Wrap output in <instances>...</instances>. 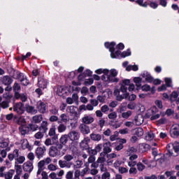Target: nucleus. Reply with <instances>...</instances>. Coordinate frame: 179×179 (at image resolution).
<instances>
[{
    "instance_id": "f257e3e1",
    "label": "nucleus",
    "mask_w": 179,
    "mask_h": 179,
    "mask_svg": "<svg viewBox=\"0 0 179 179\" xmlns=\"http://www.w3.org/2000/svg\"><path fill=\"white\" fill-rule=\"evenodd\" d=\"M104 47L107 50H109L110 52V57L115 59H121V58H127V57H131L132 52L131 49L128 48L127 50L121 52V50H115V42H105Z\"/></svg>"
},
{
    "instance_id": "f03ea898",
    "label": "nucleus",
    "mask_w": 179,
    "mask_h": 179,
    "mask_svg": "<svg viewBox=\"0 0 179 179\" xmlns=\"http://www.w3.org/2000/svg\"><path fill=\"white\" fill-rule=\"evenodd\" d=\"M131 84V80L124 79L122 80V83H120V88L115 89L113 94L116 97L117 101H122L124 99H127L129 96L128 92V86Z\"/></svg>"
},
{
    "instance_id": "7ed1b4c3",
    "label": "nucleus",
    "mask_w": 179,
    "mask_h": 179,
    "mask_svg": "<svg viewBox=\"0 0 179 179\" xmlns=\"http://www.w3.org/2000/svg\"><path fill=\"white\" fill-rule=\"evenodd\" d=\"M53 145L55 146H51L49 149V156L50 157H57V156H64L65 155V151L62 150L64 145L59 144V141L52 142Z\"/></svg>"
},
{
    "instance_id": "20e7f679",
    "label": "nucleus",
    "mask_w": 179,
    "mask_h": 179,
    "mask_svg": "<svg viewBox=\"0 0 179 179\" xmlns=\"http://www.w3.org/2000/svg\"><path fill=\"white\" fill-rule=\"evenodd\" d=\"M14 111H16L17 114H18L17 116V117L18 118L17 124H19V125H21L20 129L21 134H23V130L22 129V125H23V119H22V116H20L23 114V103H17V105L14 108Z\"/></svg>"
},
{
    "instance_id": "39448f33",
    "label": "nucleus",
    "mask_w": 179,
    "mask_h": 179,
    "mask_svg": "<svg viewBox=\"0 0 179 179\" xmlns=\"http://www.w3.org/2000/svg\"><path fill=\"white\" fill-rule=\"evenodd\" d=\"M67 136H69V139L72 142H78L80 138V133L73 130L71 131Z\"/></svg>"
},
{
    "instance_id": "423d86ee",
    "label": "nucleus",
    "mask_w": 179,
    "mask_h": 179,
    "mask_svg": "<svg viewBox=\"0 0 179 179\" xmlns=\"http://www.w3.org/2000/svg\"><path fill=\"white\" fill-rule=\"evenodd\" d=\"M170 135L171 138H178L179 136V124H178L172 125L170 130Z\"/></svg>"
},
{
    "instance_id": "0eeeda50",
    "label": "nucleus",
    "mask_w": 179,
    "mask_h": 179,
    "mask_svg": "<svg viewBox=\"0 0 179 179\" xmlns=\"http://www.w3.org/2000/svg\"><path fill=\"white\" fill-rule=\"evenodd\" d=\"M33 162L27 161V162L24 163L23 164V171L27 173H31L33 171Z\"/></svg>"
},
{
    "instance_id": "6e6552de",
    "label": "nucleus",
    "mask_w": 179,
    "mask_h": 179,
    "mask_svg": "<svg viewBox=\"0 0 179 179\" xmlns=\"http://www.w3.org/2000/svg\"><path fill=\"white\" fill-rule=\"evenodd\" d=\"M48 80L42 77L38 78V86L40 89H47Z\"/></svg>"
},
{
    "instance_id": "1a4fd4ad",
    "label": "nucleus",
    "mask_w": 179,
    "mask_h": 179,
    "mask_svg": "<svg viewBox=\"0 0 179 179\" xmlns=\"http://www.w3.org/2000/svg\"><path fill=\"white\" fill-rule=\"evenodd\" d=\"M55 131H56L55 127L50 128L49 130L48 135L49 136H52V142H58V134H57Z\"/></svg>"
},
{
    "instance_id": "9d476101",
    "label": "nucleus",
    "mask_w": 179,
    "mask_h": 179,
    "mask_svg": "<svg viewBox=\"0 0 179 179\" xmlns=\"http://www.w3.org/2000/svg\"><path fill=\"white\" fill-rule=\"evenodd\" d=\"M79 129L83 135L90 134V127L85 124H81L79 127Z\"/></svg>"
},
{
    "instance_id": "9b49d317",
    "label": "nucleus",
    "mask_w": 179,
    "mask_h": 179,
    "mask_svg": "<svg viewBox=\"0 0 179 179\" xmlns=\"http://www.w3.org/2000/svg\"><path fill=\"white\" fill-rule=\"evenodd\" d=\"M38 111L41 114H45L47 111V105L43 101H40L37 106Z\"/></svg>"
},
{
    "instance_id": "f8f14e48",
    "label": "nucleus",
    "mask_w": 179,
    "mask_h": 179,
    "mask_svg": "<svg viewBox=\"0 0 179 179\" xmlns=\"http://www.w3.org/2000/svg\"><path fill=\"white\" fill-rule=\"evenodd\" d=\"M103 153L104 155H108V153H111V142L108 141L103 144Z\"/></svg>"
},
{
    "instance_id": "ddd939ff",
    "label": "nucleus",
    "mask_w": 179,
    "mask_h": 179,
    "mask_svg": "<svg viewBox=\"0 0 179 179\" xmlns=\"http://www.w3.org/2000/svg\"><path fill=\"white\" fill-rule=\"evenodd\" d=\"M44 150H45V146H43V148L42 147L37 148L36 150V157H38V159H41V157H43V156H44Z\"/></svg>"
},
{
    "instance_id": "4468645a",
    "label": "nucleus",
    "mask_w": 179,
    "mask_h": 179,
    "mask_svg": "<svg viewBox=\"0 0 179 179\" xmlns=\"http://www.w3.org/2000/svg\"><path fill=\"white\" fill-rule=\"evenodd\" d=\"M91 140L94 142H100L101 141V135L99 134L92 133L90 134Z\"/></svg>"
},
{
    "instance_id": "2eb2a0df",
    "label": "nucleus",
    "mask_w": 179,
    "mask_h": 179,
    "mask_svg": "<svg viewBox=\"0 0 179 179\" xmlns=\"http://www.w3.org/2000/svg\"><path fill=\"white\" fill-rule=\"evenodd\" d=\"M9 146V138H0V148L5 149Z\"/></svg>"
},
{
    "instance_id": "dca6fc26",
    "label": "nucleus",
    "mask_w": 179,
    "mask_h": 179,
    "mask_svg": "<svg viewBox=\"0 0 179 179\" xmlns=\"http://www.w3.org/2000/svg\"><path fill=\"white\" fill-rule=\"evenodd\" d=\"M48 122L47 121H43L41 124V127H39L40 131H41L42 134H45L47 131H48Z\"/></svg>"
},
{
    "instance_id": "f3484780",
    "label": "nucleus",
    "mask_w": 179,
    "mask_h": 179,
    "mask_svg": "<svg viewBox=\"0 0 179 179\" xmlns=\"http://www.w3.org/2000/svg\"><path fill=\"white\" fill-rule=\"evenodd\" d=\"M134 82L136 83V90H141V86H142V78L141 77H135Z\"/></svg>"
},
{
    "instance_id": "a211bd4d",
    "label": "nucleus",
    "mask_w": 179,
    "mask_h": 179,
    "mask_svg": "<svg viewBox=\"0 0 179 179\" xmlns=\"http://www.w3.org/2000/svg\"><path fill=\"white\" fill-rule=\"evenodd\" d=\"M13 82V80H12V78L8 76H6L2 78L3 85H5L6 86H9V85H11Z\"/></svg>"
},
{
    "instance_id": "6ab92c4d",
    "label": "nucleus",
    "mask_w": 179,
    "mask_h": 179,
    "mask_svg": "<svg viewBox=\"0 0 179 179\" xmlns=\"http://www.w3.org/2000/svg\"><path fill=\"white\" fill-rule=\"evenodd\" d=\"M107 82L108 83H118L120 82V78L115 77L113 76H107Z\"/></svg>"
},
{
    "instance_id": "aec40b11",
    "label": "nucleus",
    "mask_w": 179,
    "mask_h": 179,
    "mask_svg": "<svg viewBox=\"0 0 179 179\" xmlns=\"http://www.w3.org/2000/svg\"><path fill=\"white\" fill-rule=\"evenodd\" d=\"M68 138H69L68 134L62 135L59 138V145H66L68 143Z\"/></svg>"
},
{
    "instance_id": "412c9836",
    "label": "nucleus",
    "mask_w": 179,
    "mask_h": 179,
    "mask_svg": "<svg viewBox=\"0 0 179 179\" xmlns=\"http://www.w3.org/2000/svg\"><path fill=\"white\" fill-rule=\"evenodd\" d=\"M94 122V118L91 116H85L83 118V122L86 125V124H92Z\"/></svg>"
},
{
    "instance_id": "4be33fe9",
    "label": "nucleus",
    "mask_w": 179,
    "mask_h": 179,
    "mask_svg": "<svg viewBox=\"0 0 179 179\" xmlns=\"http://www.w3.org/2000/svg\"><path fill=\"white\" fill-rule=\"evenodd\" d=\"M76 108L73 106H68L67 107V111L72 115H74V117H76L78 115V111H76Z\"/></svg>"
},
{
    "instance_id": "5701e85b",
    "label": "nucleus",
    "mask_w": 179,
    "mask_h": 179,
    "mask_svg": "<svg viewBox=\"0 0 179 179\" xmlns=\"http://www.w3.org/2000/svg\"><path fill=\"white\" fill-rule=\"evenodd\" d=\"M138 70H139V67L136 64H134V65L129 64L126 68V71H127V72H130V71H134V72H136V71H138Z\"/></svg>"
},
{
    "instance_id": "b1692460",
    "label": "nucleus",
    "mask_w": 179,
    "mask_h": 179,
    "mask_svg": "<svg viewBox=\"0 0 179 179\" xmlns=\"http://www.w3.org/2000/svg\"><path fill=\"white\" fill-rule=\"evenodd\" d=\"M80 148L83 149V150H87V149H89V144L87 143V141H86V139L80 142Z\"/></svg>"
},
{
    "instance_id": "393cba45",
    "label": "nucleus",
    "mask_w": 179,
    "mask_h": 179,
    "mask_svg": "<svg viewBox=\"0 0 179 179\" xmlns=\"http://www.w3.org/2000/svg\"><path fill=\"white\" fill-rule=\"evenodd\" d=\"M13 174H15V170L10 169L4 174L3 177H5L6 179H12Z\"/></svg>"
},
{
    "instance_id": "a878e982",
    "label": "nucleus",
    "mask_w": 179,
    "mask_h": 179,
    "mask_svg": "<svg viewBox=\"0 0 179 179\" xmlns=\"http://www.w3.org/2000/svg\"><path fill=\"white\" fill-rule=\"evenodd\" d=\"M26 110L27 113H29L30 114H37V110L34 108V106H27Z\"/></svg>"
},
{
    "instance_id": "bb28decb",
    "label": "nucleus",
    "mask_w": 179,
    "mask_h": 179,
    "mask_svg": "<svg viewBox=\"0 0 179 179\" xmlns=\"http://www.w3.org/2000/svg\"><path fill=\"white\" fill-rule=\"evenodd\" d=\"M164 82L166 83V87H173V80L171 78H165Z\"/></svg>"
},
{
    "instance_id": "cd10ccee",
    "label": "nucleus",
    "mask_w": 179,
    "mask_h": 179,
    "mask_svg": "<svg viewBox=\"0 0 179 179\" xmlns=\"http://www.w3.org/2000/svg\"><path fill=\"white\" fill-rule=\"evenodd\" d=\"M59 166L61 169H64V167H68L69 169L71 165L68 166V162L66 161L59 160Z\"/></svg>"
},
{
    "instance_id": "c85d7f7f",
    "label": "nucleus",
    "mask_w": 179,
    "mask_h": 179,
    "mask_svg": "<svg viewBox=\"0 0 179 179\" xmlns=\"http://www.w3.org/2000/svg\"><path fill=\"white\" fill-rule=\"evenodd\" d=\"M135 135L141 138V136H143V129L142 127H138L135 132Z\"/></svg>"
},
{
    "instance_id": "c756f323",
    "label": "nucleus",
    "mask_w": 179,
    "mask_h": 179,
    "mask_svg": "<svg viewBox=\"0 0 179 179\" xmlns=\"http://www.w3.org/2000/svg\"><path fill=\"white\" fill-rule=\"evenodd\" d=\"M144 0H136L135 2L139 6H142L143 8H148V3L146 2L143 3Z\"/></svg>"
},
{
    "instance_id": "7c9ffc66",
    "label": "nucleus",
    "mask_w": 179,
    "mask_h": 179,
    "mask_svg": "<svg viewBox=\"0 0 179 179\" xmlns=\"http://www.w3.org/2000/svg\"><path fill=\"white\" fill-rule=\"evenodd\" d=\"M146 141H153L155 139V134L152 132H148L145 136Z\"/></svg>"
},
{
    "instance_id": "2f4dec72",
    "label": "nucleus",
    "mask_w": 179,
    "mask_h": 179,
    "mask_svg": "<svg viewBox=\"0 0 179 179\" xmlns=\"http://www.w3.org/2000/svg\"><path fill=\"white\" fill-rule=\"evenodd\" d=\"M141 89L143 92H150L151 87L148 84H145L143 86H141Z\"/></svg>"
},
{
    "instance_id": "473e14b6",
    "label": "nucleus",
    "mask_w": 179,
    "mask_h": 179,
    "mask_svg": "<svg viewBox=\"0 0 179 179\" xmlns=\"http://www.w3.org/2000/svg\"><path fill=\"white\" fill-rule=\"evenodd\" d=\"M131 115H132V111L129 110L127 112H124L122 113V118H129V117H131Z\"/></svg>"
},
{
    "instance_id": "72a5a7b5",
    "label": "nucleus",
    "mask_w": 179,
    "mask_h": 179,
    "mask_svg": "<svg viewBox=\"0 0 179 179\" xmlns=\"http://www.w3.org/2000/svg\"><path fill=\"white\" fill-rule=\"evenodd\" d=\"M32 120L35 124H40L41 122V117L38 115L34 116Z\"/></svg>"
},
{
    "instance_id": "f704fd0d",
    "label": "nucleus",
    "mask_w": 179,
    "mask_h": 179,
    "mask_svg": "<svg viewBox=\"0 0 179 179\" xmlns=\"http://www.w3.org/2000/svg\"><path fill=\"white\" fill-rule=\"evenodd\" d=\"M136 166L138 171H143L144 169L146 168V166L143 164H142V162H138Z\"/></svg>"
},
{
    "instance_id": "c9c22d12",
    "label": "nucleus",
    "mask_w": 179,
    "mask_h": 179,
    "mask_svg": "<svg viewBox=\"0 0 179 179\" xmlns=\"http://www.w3.org/2000/svg\"><path fill=\"white\" fill-rule=\"evenodd\" d=\"M109 76H115L117 78V76H118V71L115 69H112L110 70Z\"/></svg>"
},
{
    "instance_id": "e433bc0d",
    "label": "nucleus",
    "mask_w": 179,
    "mask_h": 179,
    "mask_svg": "<svg viewBox=\"0 0 179 179\" xmlns=\"http://www.w3.org/2000/svg\"><path fill=\"white\" fill-rule=\"evenodd\" d=\"M94 82V80L93 78H89L84 82V85L85 86H90L91 85H93Z\"/></svg>"
},
{
    "instance_id": "4c0bfd02",
    "label": "nucleus",
    "mask_w": 179,
    "mask_h": 179,
    "mask_svg": "<svg viewBox=\"0 0 179 179\" xmlns=\"http://www.w3.org/2000/svg\"><path fill=\"white\" fill-rule=\"evenodd\" d=\"M58 131L59 132H64V131H66V126L64 124H60L58 127Z\"/></svg>"
},
{
    "instance_id": "58836bf2",
    "label": "nucleus",
    "mask_w": 179,
    "mask_h": 179,
    "mask_svg": "<svg viewBox=\"0 0 179 179\" xmlns=\"http://www.w3.org/2000/svg\"><path fill=\"white\" fill-rule=\"evenodd\" d=\"M15 170L17 175L22 174V165L15 164Z\"/></svg>"
},
{
    "instance_id": "ea45409f",
    "label": "nucleus",
    "mask_w": 179,
    "mask_h": 179,
    "mask_svg": "<svg viewBox=\"0 0 179 179\" xmlns=\"http://www.w3.org/2000/svg\"><path fill=\"white\" fill-rule=\"evenodd\" d=\"M80 93L81 94H83V96H86V94L89 93V88H87V87H83Z\"/></svg>"
},
{
    "instance_id": "a19ab883",
    "label": "nucleus",
    "mask_w": 179,
    "mask_h": 179,
    "mask_svg": "<svg viewBox=\"0 0 179 179\" xmlns=\"http://www.w3.org/2000/svg\"><path fill=\"white\" fill-rule=\"evenodd\" d=\"M13 90H14L15 92H19L20 90V85L17 83H14Z\"/></svg>"
},
{
    "instance_id": "79ce46f5",
    "label": "nucleus",
    "mask_w": 179,
    "mask_h": 179,
    "mask_svg": "<svg viewBox=\"0 0 179 179\" xmlns=\"http://www.w3.org/2000/svg\"><path fill=\"white\" fill-rule=\"evenodd\" d=\"M108 117L109 120H115V118H117V113L112 112L108 114Z\"/></svg>"
},
{
    "instance_id": "37998d69",
    "label": "nucleus",
    "mask_w": 179,
    "mask_h": 179,
    "mask_svg": "<svg viewBox=\"0 0 179 179\" xmlns=\"http://www.w3.org/2000/svg\"><path fill=\"white\" fill-rule=\"evenodd\" d=\"M124 99H128V100H129V101H134V100H136V95H135L134 94H131V95H129L127 96V98H124Z\"/></svg>"
},
{
    "instance_id": "c03bdc74",
    "label": "nucleus",
    "mask_w": 179,
    "mask_h": 179,
    "mask_svg": "<svg viewBox=\"0 0 179 179\" xmlns=\"http://www.w3.org/2000/svg\"><path fill=\"white\" fill-rule=\"evenodd\" d=\"M117 51L122 50L125 48V45L122 43H120L116 45Z\"/></svg>"
},
{
    "instance_id": "a18cd8bd",
    "label": "nucleus",
    "mask_w": 179,
    "mask_h": 179,
    "mask_svg": "<svg viewBox=\"0 0 179 179\" xmlns=\"http://www.w3.org/2000/svg\"><path fill=\"white\" fill-rule=\"evenodd\" d=\"M127 110V106H125V104H122L120 106L118 111L122 113H124V111Z\"/></svg>"
},
{
    "instance_id": "49530a36",
    "label": "nucleus",
    "mask_w": 179,
    "mask_h": 179,
    "mask_svg": "<svg viewBox=\"0 0 179 179\" xmlns=\"http://www.w3.org/2000/svg\"><path fill=\"white\" fill-rule=\"evenodd\" d=\"M77 71H71L69 73L68 78L69 79H73L75 78V76H76V75H78V73H76Z\"/></svg>"
},
{
    "instance_id": "de8ad7c7",
    "label": "nucleus",
    "mask_w": 179,
    "mask_h": 179,
    "mask_svg": "<svg viewBox=\"0 0 179 179\" xmlns=\"http://www.w3.org/2000/svg\"><path fill=\"white\" fill-rule=\"evenodd\" d=\"M34 137L36 138V139H42V138L44 137V134H43L42 132L38 131L35 134Z\"/></svg>"
},
{
    "instance_id": "09e8293b",
    "label": "nucleus",
    "mask_w": 179,
    "mask_h": 179,
    "mask_svg": "<svg viewBox=\"0 0 179 179\" xmlns=\"http://www.w3.org/2000/svg\"><path fill=\"white\" fill-rule=\"evenodd\" d=\"M84 75H85L86 78H87V76H92V75H93V71H92L90 69H86L85 71H84Z\"/></svg>"
},
{
    "instance_id": "8fccbe9b",
    "label": "nucleus",
    "mask_w": 179,
    "mask_h": 179,
    "mask_svg": "<svg viewBox=\"0 0 179 179\" xmlns=\"http://www.w3.org/2000/svg\"><path fill=\"white\" fill-rule=\"evenodd\" d=\"M110 177H111L110 172H105L101 176L102 179H107V178L110 179Z\"/></svg>"
},
{
    "instance_id": "3c124183",
    "label": "nucleus",
    "mask_w": 179,
    "mask_h": 179,
    "mask_svg": "<svg viewBox=\"0 0 179 179\" xmlns=\"http://www.w3.org/2000/svg\"><path fill=\"white\" fill-rule=\"evenodd\" d=\"M64 160H66V162H71V160H73V156L71 155H66L64 157Z\"/></svg>"
},
{
    "instance_id": "603ef678",
    "label": "nucleus",
    "mask_w": 179,
    "mask_h": 179,
    "mask_svg": "<svg viewBox=\"0 0 179 179\" xmlns=\"http://www.w3.org/2000/svg\"><path fill=\"white\" fill-rule=\"evenodd\" d=\"M110 110V108L108 107V106L107 105H103L101 108V111L102 113H107V111H108Z\"/></svg>"
},
{
    "instance_id": "864d4df0",
    "label": "nucleus",
    "mask_w": 179,
    "mask_h": 179,
    "mask_svg": "<svg viewBox=\"0 0 179 179\" xmlns=\"http://www.w3.org/2000/svg\"><path fill=\"white\" fill-rule=\"evenodd\" d=\"M165 176L167 177V178H170V177H172L174 175V171H166L164 173Z\"/></svg>"
},
{
    "instance_id": "5fc2aeb1",
    "label": "nucleus",
    "mask_w": 179,
    "mask_h": 179,
    "mask_svg": "<svg viewBox=\"0 0 179 179\" xmlns=\"http://www.w3.org/2000/svg\"><path fill=\"white\" fill-rule=\"evenodd\" d=\"M60 118L62 119V121L63 122H68V116H66V114L63 113L60 115Z\"/></svg>"
},
{
    "instance_id": "6e6d98bb",
    "label": "nucleus",
    "mask_w": 179,
    "mask_h": 179,
    "mask_svg": "<svg viewBox=\"0 0 179 179\" xmlns=\"http://www.w3.org/2000/svg\"><path fill=\"white\" fill-rule=\"evenodd\" d=\"M149 6H150L152 9H157V6H159V4L155 1H151L149 3Z\"/></svg>"
},
{
    "instance_id": "4d7b16f0",
    "label": "nucleus",
    "mask_w": 179,
    "mask_h": 179,
    "mask_svg": "<svg viewBox=\"0 0 179 179\" xmlns=\"http://www.w3.org/2000/svg\"><path fill=\"white\" fill-rule=\"evenodd\" d=\"M28 128H30L31 131H37V128H38V126L37 124H29Z\"/></svg>"
},
{
    "instance_id": "13d9d810",
    "label": "nucleus",
    "mask_w": 179,
    "mask_h": 179,
    "mask_svg": "<svg viewBox=\"0 0 179 179\" xmlns=\"http://www.w3.org/2000/svg\"><path fill=\"white\" fill-rule=\"evenodd\" d=\"M45 145L46 146H50V145H54V143H52V138H47L45 141Z\"/></svg>"
},
{
    "instance_id": "bf43d9fd",
    "label": "nucleus",
    "mask_w": 179,
    "mask_h": 179,
    "mask_svg": "<svg viewBox=\"0 0 179 179\" xmlns=\"http://www.w3.org/2000/svg\"><path fill=\"white\" fill-rule=\"evenodd\" d=\"M167 90V85L164 84H163L162 85H161L157 88L158 92H164V90Z\"/></svg>"
},
{
    "instance_id": "052dcab7",
    "label": "nucleus",
    "mask_w": 179,
    "mask_h": 179,
    "mask_svg": "<svg viewBox=\"0 0 179 179\" xmlns=\"http://www.w3.org/2000/svg\"><path fill=\"white\" fill-rule=\"evenodd\" d=\"M27 157H28L29 162H32V163H33V162L34 161V153L29 152L27 155Z\"/></svg>"
},
{
    "instance_id": "680f3d73",
    "label": "nucleus",
    "mask_w": 179,
    "mask_h": 179,
    "mask_svg": "<svg viewBox=\"0 0 179 179\" xmlns=\"http://www.w3.org/2000/svg\"><path fill=\"white\" fill-rule=\"evenodd\" d=\"M155 104L157 106V107H158V108H163V102H162V101L160 100H157L155 101Z\"/></svg>"
},
{
    "instance_id": "e2e57ef3",
    "label": "nucleus",
    "mask_w": 179,
    "mask_h": 179,
    "mask_svg": "<svg viewBox=\"0 0 179 179\" xmlns=\"http://www.w3.org/2000/svg\"><path fill=\"white\" fill-rule=\"evenodd\" d=\"M149 76H150V73L145 71L141 73V78H143V79H146Z\"/></svg>"
},
{
    "instance_id": "0e129e2a",
    "label": "nucleus",
    "mask_w": 179,
    "mask_h": 179,
    "mask_svg": "<svg viewBox=\"0 0 179 179\" xmlns=\"http://www.w3.org/2000/svg\"><path fill=\"white\" fill-rule=\"evenodd\" d=\"M90 103L94 107H97V106H99V101H97V99H90Z\"/></svg>"
},
{
    "instance_id": "69168bd1",
    "label": "nucleus",
    "mask_w": 179,
    "mask_h": 179,
    "mask_svg": "<svg viewBox=\"0 0 179 179\" xmlns=\"http://www.w3.org/2000/svg\"><path fill=\"white\" fill-rule=\"evenodd\" d=\"M23 164V157H20L17 158L15 164L20 165Z\"/></svg>"
},
{
    "instance_id": "338daca9",
    "label": "nucleus",
    "mask_w": 179,
    "mask_h": 179,
    "mask_svg": "<svg viewBox=\"0 0 179 179\" xmlns=\"http://www.w3.org/2000/svg\"><path fill=\"white\" fill-rule=\"evenodd\" d=\"M85 78H86L85 73H80L78 76V81L80 82V81L83 80V79H85Z\"/></svg>"
},
{
    "instance_id": "774afa93",
    "label": "nucleus",
    "mask_w": 179,
    "mask_h": 179,
    "mask_svg": "<svg viewBox=\"0 0 179 179\" xmlns=\"http://www.w3.org/2000/svg\"><path fill=\"white\" fill-rule=\"evenodd\" d=\"M74 177L76 179H79V177H80V170L75 171Z\"/></svg>"
}]
</instances>
